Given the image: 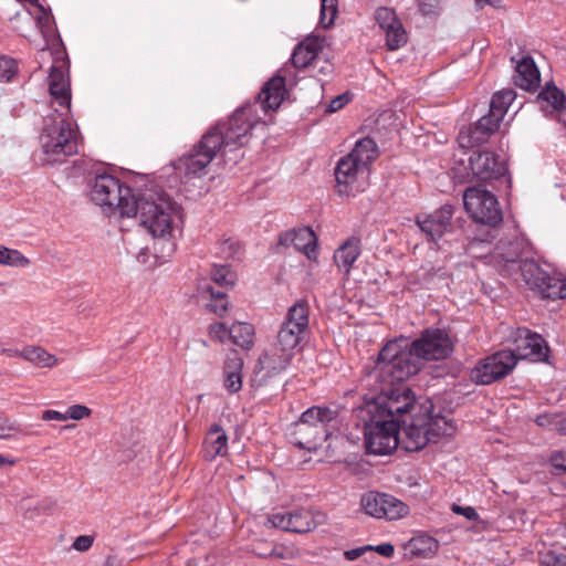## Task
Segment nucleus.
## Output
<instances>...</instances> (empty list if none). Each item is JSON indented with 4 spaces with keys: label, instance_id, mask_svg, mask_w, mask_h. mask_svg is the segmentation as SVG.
<instances>
[{
    "label": "nucleus",
    "instance_id": "obj_1",
    "mask_svg": "<svg viewBox=\"0 0 566 566\" xmlns=\"http://www.w3.org/2000/svg\"><path fill=\"white\" fill-rule=\"evenodd\" d=\"M286 94V80L281 74L269 78L256 95V99L237 108L228 122L210 127L191 149L172 163L180 178L200 177L217 153L227 147H242L250 132L261 123L258 107L263 112L280 107Z\"/></svg>",
    "mask_w": 566,
    "mask_h": 566
},
{
    "label": "nucleus",
    "instance_id": "obj_2",
    "mask_svg": "<svg viewBox=\"0 0 566 566\" xmlns=\"http://www.w3.org/2000/svg\"><path fill=\"white\" fill-rule=\"evenodd\" d=\"M90 198L96 206L117 209L120 216L138 217L140 224L158 238L170 234L172 217L181 211V206L164 190L144 188L135 191L106 171L96 174Z\"/></svg>",
    "mask_w": 566,
    "mask_h": 566
},
{
    "label": "nucleus",
    "instance_id": "obj_3",
    "mask_svg": "<svg viewBox=\"0 0 566 566\" xmlns=\"http://www.w3.org/2000/svg\"><path fill=\"white\" fill-rule=\"evenodd\" d=\"M413 391L406 382H386L380 392L354 409L355 424H407Z\"/></svg>",
    "mask_w": 566,
    "mask_h": 566
},
{
    "label": "nucleus",
    "instance_id": "obj_4",
    "mask_svg": "<svg viewBox=\"0 0 566 566\" xmlns=\"http://www.w3.org/2000/svg\"><path fill=\"white\" fill-rule=\"evenodd\" d=\"M376 377L384 382H406L422 368L421 358L413 353L410 337L398 336L387 340L375 361Z\"/></svg>",
    "mask_w": 566,
    "mask_h": 566
},
{
    "label": "nucleus",
    "instance_id": "obj_5",
    "mask_svg": "<svg viewBox=\"0 0 566 566\" xmlns=\"http://www.w3.org/2000/svg\"><path fill=\"white\" fill-rule=\"evenodd\" d=\"M40 144L49 164L62 163L77 153V144L70 124L61 115L44 119Z\"/></svg>",
    "mask_w": 566,
    "mask_h": 566
},
{
    "label": "nucleus",
    "instance_id": "obj_6",
    "mask_svg": "<svg viewBox=\"0 0 566 566\" xmlns=\"http://www.w3.org/2000/svg\"><path fill=\"white\" fill-rule=\"evenodd\" d=\"M463 205L470 218L481 226L496 228L503 221V211L496 196L480 185L464 190Z\"/></svg>",
    "mask_w": 566,
    "mask_h": 566
},
{
    "label": "nucleus",
    "instance_id": "obj_7",
    "mask_svg": "<svg viewBox=\"0 0 566 566\" xmlns=\"http://www.w3.org/2000/svg\"><path fill=\"white\" fill-rule=\"evenodd\" d=\"M518 363L512 349H501L480 359L470 371V378L476 385H491L509 376Z\"/></svg>",
    "mask_w": 566,
    "mask_h": 566
},
{
    "label": "nucleus",
    "instance_id": "obj_8",
    "mask_svg": "<svg viewBox=\"0 0 566 566\" xmlns=\"http://www.w3.org/2000/svg\"><path fill=\"white\" fill-rule=\"evenodd\" d=\"M520 270L526 285L542 298H566V283L553 277L534 259L521 260Z\"/></svg>",
    "mask_w": 566,
    "mask_h": 566
},
{
    "label": "nucleus",
    "instance_id": "obj_9",
    "mask_svg": "<svg viewBox=\"0 0 566 566\" xmlns=\"http://www.w3.org/2000/svg\"><path fill=\"white\" fill-rule=\"evenodd\" d=\"M410 343L413 353L422 363L447 359L454 350V344L446 328L427 327L417 338H410Z\"/></svg>",
    "mask_w": 566,
    "mask_h": 566
},
{
    "label": "nucleus",
    "instance_id": "obj_10",
    "mask_svg": "<svg viewBox=\"0 0 566 566\" xmlns=\"http://www.w3.org/2000/svg\"><path fill=\"white\" fill-rule=\"evenodd\" d=\"M469 167L473 176L483 182L497 181L505 184L506 188L512 187V177L506 161L491 150H473L469 157Z\"/></svg>",
    "mask_w": 566,
    "mask_h": 566
},
{
    "label": "nucleus",
    "instance_id": "obj_11",
    "mask_svg": "<svg viewBox=\"0 0 566 566\" xmlns=\"http://www.w3.org/2000/svg\"><path fill=\"white\" fill-rule=\"evenodd\" d=\"M334 175L338 193L340 196L355 197L365 191L369 169L361 167L346 155L337 161Z\"/></svg>",
    "mask_w": 566,
    "mask_h": 566
},
{
    "label": "nucleus",
    "instance_id": "obj_12",
    "mask_svg": "<svg viewBox=\"0 0 566 566\" xmlns=\"http://www.w3.org/2000/svg\"><path fill=\"white\" fill-rule=\"evenodd\" d=\"M360 505L365 514L375 518L395 521L405 517L409 513L406 503L387 493L369 491L364 493Z\"/></svg>",
    "mask_w": 566,
    "mask_h": 566
},
{
    "label": "nucleus",
    "instance_id": "obj_13",
    "mask_svg": "<svg viewBox=\"0 0 566 566\" xmlns=\"http://www.w3.org/2000/svg\"><path fill=\"white\" fill-rule=\"evenodd\" d=\"M454 212L455 206L447 202L432 212L416 214L415 222L426 234L427 241L437 244L446 233L452 231Z\"/></svg>",
    "mask_w": 566,
    "mask_h": 566
},
{
    "label": "nucleus",
    "instance_id": "obj_14",
    "mask_svg": "<svg viewBox=\"0 0 566 566\" xmlns=\"http://www.w3.org/2000/svg\"><path fill=\"white\" fill-rule=\"evenodd\" d=\"M324 520L321 513H313L305 509H297L293 511H280L269 515V523L276 528L304 534L317 527Z\"/></svg>",
    "mask_w": 566,
    "mask_h": 566
},
{
    "label": "nucleus",
    "instance_id": "obj_15",
    "mask_svg": "<svg viewBox=\"0 0 566 566\" xmlns=\"http://www.w3.org/2000/svg\"><path fill=\"white\" fill-rule=\"evenodd\" d=\"M514 353L521 359L533 363H549L551 348L546 339L527 327H518L513 338Z\"/></svg>",
    "mask_w": 566,
    "mask_h": 566
},
{
    "label": "nucleus",
    "instance_id": "obj_16",
    "mask_svg": "<svg viewBox=\"0 0 566 566\" xmlns=\"http://www.w3.org/2000/svg\"><path fill=\"white\" fill-rule=\"evenodd\" d=\"M293 357L291 354L280 352L273 346L259 357L255 365V376L252 378V381H259L258 386L266 384L271 378L286 370Z\"/></svg>",
    "mask_w": 566,
    "mask_h": 566
},
{
    "label": "nucleus",
    "instance_id": "obj_17",
    "mask_svg": "<svg viewBox=\"0 0 566 566\" xmlns=\"http://www.w3.org/2000/svg\"><path fill=\"white\" fill-rule=\"evenodd\" d=\"M366 450L370 454L386 455L399 446L398 427H363Z\"/></svg>",
    "mask_w": 566,
    "mask_h": 566
},
{
    "label": "nucleus",
    "instance_id": "obj_18",
    "mask_svg": "<svg viewBox=\"0 0 566 566\" xmlns=\"http://www.w3.org/2000/svg\"><path fill=\"white\" fill-rule=\"evenodd\" d=\"M515 62V74L513 75L516 86L524 91H536L541 83L539 70L531 55H524L520 60L511 57Z\"/></svg>",
    "mask_w": 566,
    "mask_h": 566
},
{
    "label": "nucleus",
    "instance_id": "obj_19",
    "mask_svg": "<svg viewBox=\"0 0 566 566\" xmlns=\"http://www.w3.org/2000/svg\"><path fill=\"white\" fill-rule=\"evenodd\" d=\"M49 92L62 107H71V85L62 66L51 65L48 76Z\"/></svg>",
    "mask_w": 566,
    "mask_h": 566
},
{
    "label": "nucleus",
    "instance_id": "obj_20",
    "mask_svg": "<svg viewBox=\"0 0 566 566\" xmlns=\"http://www.w3.org/2000/svg\"><path fill=\"white\" fill-rule=\"evenodd\" d=\"M197 291L202 298H207L206 308L218 316H223L228 310L229 301L224 291L216 289L208 280L198 282Z\"/></svg>",
    "mask_w": 566,
    "mask_h": 566
},
{
    "label": "nucleus",
    "instance_id": "obj_21",
    "mask_svg": "<svg viewBox=\"0 0 566 566\" xmlns=\"http://www.w3.org/2000/svg\"><path fill=\"white\" fill-rule=\"evenodd\" d=\"M409 416L410 422L408 424H437L436 418L440 417L434 413V405L429 397H417L413 394V401L410 408L406 411Z\"/></svg>",
    "mask_w": 566,
    "mask_h": 566
},
{
    "label": "nucleus",
    "instance_id": "obj_22",
    "mask_svg": "<svg viewBox=\"0 0 566 566\" xmlns=\"http://www.w3.org/2000/svg\"><path fill=\"white\" fill-rule=\"evenodd\" d=\"M432 427H399V446L408 452L419 451L430 441Z\"/></svg>",
    "mask_w": 566,
    "mask_h": 566
},
{
    "label": "nucleus",
    "instance_id": "obj_23",
    "mask_svg": "<svg viewBox=\"0 0 566 566\" xmlns=\"http://www.w3.org/2000/svg\"><path fill=\"white\" fill-rule=\"evenodd\" d=\"M202 453L209 461L228 453V436L223 427H210L203 440Z\"/></svg>",
    "mask_w": 566,
    "mask_h": 566
},
{
    "label": "nucleus",
    "instance_id": "obj_24",
    "mask_svg": "<svg viewBox=\"0 0 566 566\" xmlns=\"http://www.w3.org/2000/svg\"><path fill=\"white\" fill-rule=\"evenodd\" d=\"M339 410L337 403L312 406L303 411L298 420L293 421L292 424H315L316 422L328 424L337 420Z\"/></svg>",
    "mask_w": 566,
    "mask_h": 566
},
{
    "label": "nucleus",
    "instance_id": "obj_25",
    "mask_svg": "<svg viewBox=\"0 0 566 566\" xmlns=\"http://www.w3.org/2000/svg\"><path fill=\"white\" fill-rule=\"evenodd\" d=\"M360 252V239L350 237L339 245L333 259L339 269L344 270L345 273H349L352 265L358 259Z\"/></svg>",
    "mask_w": 566,
    "mask_h": 566
},
{
    "label": "nucleus",
    "instance_id": "obj_26",
    "mask_svg": "<svg viewBox=\"0 0 566 566\" xmlns=\"http://www.w3.org/2000/svg\"><path fill=\"white\" fill-rule=\"evenodd\" d=\"M243 360L237 352L227 357L223 365L224 387L230 394L242 388Z\"/></svg>",
    "mask_w": 566,
    "mask_h": 566
},
{
    "label": "nucleus",
    "instance_id": "obj_27",
    "mask_svg": "<svg viewBox=\"0 0 566 566\" xmlns=\"http://www.w3.org/2000/svg\"><path fill=\"white\" fill-rule=\"evenodd\" d=\"M347 155L361 167L369 169L370 165L378 158L379 149L375 139L366 136L358 139Z\"/></svg>",
    "mask_w": 566,
    "mask_h": 566
},
{
    "label": "nucleus",
    "instance_id": "obj_28",
    "mask_svg": "<svg viewBox=\"0 0 566 566\" xmlns=\"http://www.w3.org/2000/svg\"><path fill=\"white\" fill-rule=\"evenodd\" d=\"M295 229V239L293 248L306 255L310 261H316L318 256V240L314 230L307 227Z\"/></svg>",
    "mask_w": 566,
    "mask_h": 566
},
{
    "label": "nucleus",
    "instance_id": "obj_29",
    "mask_svg": "<svg viewBox=\"0 0 566 566\" xmlns=\"http://www.w3.org/2000/svg\"><path fill=\"white\" fill-rule=\"evenodd\" d=\"M536 103L542 109L551 106L554 111H558L566 105V94L551 81L539 91Z\"/></svg>",
    "mask_w": 566,
    "mask_h": 566
},
{
    "label": "nucleus",
    "instance_id": "obj_30",
    "mask_svg": "<svg viewBox=\"0 0 566 566\" xmlns=\"http://www.w3.org/2000/svg\"><path fill=\"white\" fill-rule=\"evenodd\" d=\"M304 334L305 332H297L292 326L282 323L273 346L280 352H285L294 356L295 348L300 345Z\"/></svg>",
    "mask_w": 566,
    "mask_h": 566
},
{
    "label": "nucleus",
    "instance_id": "obj_31",
    "mask_svg": "<svg viewBox=\"0 0 566 566\" xmlns=\"http://www.w3.org/2000/svg\"><path fill=\"white\" fill-rule=\"evenodd\" d=\"M310 306L306 300H298L294 303L286 313L283 323L292 326L297 332H305L310 324Z\"/></svg>",
    "mask_w": 566,
    "mask_h": 566
},
{
    "label": "nucleus",
    "instance_id": "obj_32",
    "mask_svg": "<svg viewBox=\"0 0 566 566\" xmlns=\"http://www.w3.org/2000/svg\"><path fill=\"white\" fill-rule=\"evenodd\" d=\"M254 326L247 322H237L229 328V338L231 342L244 350H249L254 345Z\"/></svg>",
    "mask_w": 566,
    "mask_h": 566
},
{
    "label": "nucleus",
    "instance_id": "obj_33",
    "mask_svg": "<svg viewBox=\"0 0 566 566\" xmlns=\"http://www.w3.org/2000/svg\"><path fill=\"white\" fill-rule=\"evenodd\" d=\"M312 433L314 434L311 439L295 440L293 442L300 448L312 451L321 448L323 442L326 441L329 436L326 427H300L298 434H301L303 438Z\"/></svg>",
    "mask_w": 566,
    "mask_h": 566
},
{
    "label": "nucleus",
    "instance_id": "obj_34",
    "mask_svg": "<svg viewBox=\"0 0 566 566\" xmlns=\"http://www.w3.org/2000/svg\"><path fill=\"white\" fill-rule=\"evenodd\" d=\"M515 98L516 92L513 88H503L495 92L490 102V113H494L503 118Z\"/></svg>",
    "mask_w": 566,
    "mask_h": 566
},
{
    "label": "nucleus",
    "instance_id": "obj_35",
    "mask_svg": "<svg viewBox=\"0 0 566 566\" xmlns=\"http://www.w3.org/2000/svg\"><path fill=\"white\" fill-rule=\"evenodd\" d=\"M21 357L40 367H51L56 364L55 356L49 354L40 346H25L21 349Z\"/></svg>",
    "mask_w": 566,
    "mask_h": 566
},
{
    "label": "nucleus",
    "instance_id": "obj_36",
    "mask_svg": "<svg viewBox=\"0 0 566 566\" xmlns=\"http://www.w3.org/2000/svg\"><path fill=\"white\" fill-rule=\"evenodd\" d=\"M491 135H493V133L485 132V129L479 127V124L475 122L467 134L463 132L460 133V143L462 147H479L486 143Z\"/></svg>",
    "mask_w": 566,
    "mask_h": 566
},
{
    "label": "nucleus",
    "instance_id": "obj_37",
    "mask_svg": "<svg viewBox=\"0 0 566 566\" xmlns=\"http://www.w3.org/2000/svg\"><path fill=\"white\" fill-rule=\"evenodd\" d=\"M210 282L220 289H230L234 286L235 273L229 264H214L210 271Z\"/></svg>",
    "mask_w": 566,
    "mask_h": 566
},
{
    "label": "nucleus",
    "instance_id": "obj_38",
    "mask_svg": "<svg viewBox=\"0 0 566 566\" xmlns=\"http://www.w3.org/2000/svg\"><path fill=\"white\" fill-rule=\"evenodd\" d=\"M294 67L302 70L311 65L315 67V51L307 50L303 43H297L290 57Z\"/></svg>",
    "mask_w": 566,
    "mask_h": 566
},
{
    "label": "nucleus",
    "instance_id": "obj_39",
    "mask_svg": "<svg viewBox=\"0 0 566 566\" xmlns=\"http://www.w3.org/2000/svg\"><path fill=\"white\" fill-rule=\"evenodd\" d=\"M386 33V45L388 50L396 51L407 43V32L401 22L385 30Z\"/></svg>",
    "mask_w": 566,
    "mask_h": 566
},
{
    "label": "nucleus",
    "instance_id": "obj_40",
    "mask_svg": "<svg viewBox=\"0 0 566 566\" xmlns=\"http://www.w3.org/2000/svg\"><path fill=\"white\" fill-rule=\"evenodd\" d=\"M338 13V0H321L318 24L323 29H329L334 25Z\"/></svg>",
    "mask_w": 566,
    "mask_h": 566
},
{
    "label": "nucleus",
    "instance_id": "obj_41",
    "mask_svg": "<svg viewBox=\"0 0 566 566\" xmlns=\"http://www.w3.org/2000/svg\"><path fill=\"white\" fill-rule=\"evenodd\" d=\"M30 261L20 251L0 244V264L24 268Z\"/></svg>",
    "mask_w": 566,
    "mask_h": 566
},
{
    "label": "nucleus",
    "instance_id": "obj_42",
    "mask_svg": "<svg viewBox=\"0 0 566 566\" xmlns=\"http://www.w3.org/2000/svg\"><path fill=\"white\" fill-rule=\"evenodd\" d=\"M375 20L380 29L384 31L389 29L390 27L396 25V23L400 22L394 9L388 7H379L375 11Z\"/></svg>",
    "mask_w": 566,
    "mask_h": 566
},
{
    "label": "nucleus",
    "instance_id": "obj_43",
    "mask_svg": "<svg viewBox=\"0 0 566 566\" xmlns=\"http://www.w3.org/2000/svg\"><path fill=\"white\" fill-rule=\"evenodd\" d=\"M18 72V65L14 59L0 56V82H10Z\"/></svg>",
    "mask_w": 566,
    "mask_h": 566
},
{
    "label": "nucleus",
    "instance_id": "obj_44",
    "mask_svg": "<svg viewBox=\"0 0 566 566\" xmlns=\"http://www.w3.org/2000/svg\"><path fill=\"white\" fill-rule=\"evenodd\" d=\"M542 566H566V553L546 551L539 554Z\"/></svg>",
    "mask_w": 566,
    "mask_h": 566
},
{
    "label": "nucleus",
    "instance_id": "obj_45",
    "mask_svg": "<svg viewBox=\"0 0 566 566\" xmlns=\"http://www.w3.org/2000/svg\"><path fill=\"white\" fill-rule=\"evenodd\" d=\"M294 239H295V229L294 228L280 232L277 235L276 243L272 247V251L274 253H281L282 249H287L290 247H293Z\"/></svg>",
    "mask_w": 566,
    "mask_h": 566
},
{
    "label": "nucleus",
    "instance_id": "obj_46",
    "mask_svg": "<svg viewBox=\"0 0 566 566\" xmlns=\"http://www.w3.org/2000/svg\"><path fill=\"white\" fill-rule=\"evenodd\" d=\"M20 436V427H0V441H3L8 447H17Z\"/></svg>",
    "mask_w": 566,
    "mask_h": 566
},
{
    "label": "nucleus",
    "instance_id": "obj_47",
    "mask_svg": "<svg viewBox=\"0 0 566 566\" xmlns=\"http://www.w3.org/2000/svg\"><path fill=\"white\" fill-rule=\"evenodd\" d=\"M502 117L497 116L494 113H488L476 120L479 127L485 129V132L496 133L500 128Z\"/></svg>",
    "mask_w": 566,
    "mask_h": 566
},
{
    "label": "nucleus",
    "instance_id": "obj_48",
    "mask_svg": "<svg viewBox=\"0 0 566 566\" xmlns=\"http://www.w3.org/2000/svg\"><path fill=\"white\" fill-rule=\"evenodd\" d=\"M353 98V94L350 92H345L335 96L326 106V113H335L342 109L345 105H347Z\"/></svg>",
    "mask_w": 566,
    "mask_h": 566
},
{
    "label": "nucleus",
    "instance_id": "obj_49",
    "mask_svg": "<svg viewBox=\"0 0 566 566\" xmlns=\"http://www.w3.org/2000/svg\"><path fill=\"white\" fill-rule=\"evenodd\" d=\"M549 464L552 465L553 474L562 475L566 473V458L563 452H554L549 458Z\"/></svg>",
    "mask_w": 566,
    "mask_h": 566
},
{
    "label": "nucleus",
    "instance_id": "obj_50",
    "mask_svg": "<svg viewBox=\"0 0 566 566\" xmlns=\"http://www.w3.org/2000/svg\"><path fill=\"white\" fill-rule=\"evenodd\" d=\"M91 412L92 410L84 405H73L66 409L65 415L66 420L72 419L78 421L85 417H88Z\"/></svg>",
    "mask_w": 566,
    "mask_h": 566
},
{
    "label": "nucleus",
    "instance_id": "obj_51",
    "mask_svg": "<svg viewBox=\"0 0 566 566\" xmlns=\"http://www.w3.org/2000/svg\"><path fill=\"white\" fill-rule=\"evenodd\" d=\"M229 328L223 322H216L210 324L209 333L212 337L223 342L226 337H229Z\"/></svg>",
    "mask_w": 566,
    "mask_h": 566
},
{
    "label": "nucleus",
    "instance_id": "obj_52",
    "mask_svg": "<svg viewBox=\"0 0 566 566\" xmlns=\"http://www.w3.org/2000/svg\"><path fill=\"white\" fill-rule=\"evenodd\" d=\"M419 11L423 15H432L438 12L440 0H417Z\"/></svg>",
    "mask_w": 566,
    "mask_h": 566
},
{
    "label": "nucleus",
    "instance_id": "obj_53",
    "mask_svg": "<svg viewBox=\"0 0 566 566\" xmlns=\"http://www.w3.org/2000/svg\"><path fill=\"white\" fill-rule=\"evenodd\" d=\"M38 418L42 421H66L65 412H60L53 409L42 410Z\"/></svg>",
    "mask_w": 566,
    "mask_h": 566
},
{
    "label": "nucleus",
    "instance_id": "obj_54",
    "mask_svg": "<svg viewBox=\"0 0 566 566\" xmlns=\"http://www.w3.org/2000/svg\"><path fill=\"white\" fill-rule=\"evenodd\" d=\"M451 510L453 513L462 515L470 521L478 518V513L472 506H460L458 504H453Z\"/></svg>",
    "mask_w": 566,
    "mask_h": 566
},
{
    "label": "nucleus",
    "instance_id": "obj_55",
    "mask_svg": "<svg viewBox=\"0 0 566 566\" xmlns=\"http://www.w3.org/2000/svg\"><path fill=\"white\" fill-rule=\"evenodd\" d=\"M93 544V538L88 535L77 536L73 543V548L78 552L87 551Z\"/></svg>",
    "mask_w": 566,
    "mask_h": 566
},
{
    "label": "nucleus",
    "instance_id": "obj_56",
    "mask_svg": "<svg viewBox=\"0 0 566 566\" xmlns=\"http://www.w3.org/2000/svg\"><path fill=\"white\" fill-rule=\"evenodd\" d=\"M373 548H374L373 545L356 547L353 549L345 551L344 556L347 560H355V559L359 558L365 552L371 551Z\"/></svg>",
    "mask_w": 566,
    "mask_h": 566
},
{
    "label": "nucleus",
    "instance_id": "obj_57",
    "mask_svg": "<svg viewBox=\"0 0 566 566\" xmlns=\"http://www.w3.org/2000/svg\"><path fill=\"white\" fill-rule=\"evenodd\" d=\"M371 551L377 552L379 555H381L384 557H391L395 553V547L390 543H384V544L374 546V548Z\"/></svg>",
    "mask_w": 566,
    "mask_h": 566
},
{
    "label": "nucleus",
    "instance_id": "obj_58",
    "mask_svg": "<svg viewBox=\"0 0 566 566\" xmlns=\"http://www.w3.org/2000/svg\"><path fill=\"white\" fill-rule=\"evenodd\" d=\"M302 43L306 46L307 50L315 51V59H317L318 53L322 50V46L318 43V41L316 39H307L306 41H304Z\"/></svg>",
    "mask_w": 566,
    "mask_h": 566
},
{
    "label": "nucleus",
    "instance_id": "obj_59",
    "mask_svg": "<svg viewBox=\"0 0 566 566\" xmlns=\"http://www.w3.org/2000/svg\"><path fill=\"white\" fill-rule=\"evenodd\" d=\"M261 557L268 558V557H275L279 559H283L285 557L284 553L281 549H277L276 547H272L268 554H260Z\"/></svg>",
    "mask_w": 566,
    "mask_h": 566
},
{
    "label": "nucleus",
    "instance_id": "obj_60",
    "mask_svg": "<svg viewBox=\"0 0 566 566\" xmlns=\"http://www.w3.org/2000/svg\"><path fill=\"white\" fill-rule=\"evenodd\" d=\"M460 370H427V375H432L433 377H443L446 375L457 376Z\"/></svg>",
    "mask_w": 566,
    "mask_h": 566
},
{
    "label": "nucleus",
    "instance_id": "obj_61",
    "mask_svg": "<svg viewBox=\"0 0 566 566\" xmlns=\"http://www.w3.org/2000/svg\"><path fill=\"white\" fill-rule=\"evenodd\" d=\"M476 6L483 8L484 6H491L493 8H500L501 0H474Z\"/></svg>",
    "mask_w": 566,
    "mask_h": 566
},
{
    "label": "nucleus",
    "instance_id": "obj_62",
    "mask_svg": "<svg viewBox=\"0 0 566 566\" xmlns=\"http://www.w3.org/2000/svg\"><path fill=\"white\" fill-rule=\"evenodd\" d=\"M556 112L558 122L566 128V105Z\"/></svg>",
    "mask_w": 566,
    "mask_h": 566
},
{
    "label": "nucleus",
    "instance_id": "obj_63",
    "mask_svg": "<svg viewBox=\"0 0 566 566\" xmlns=\"http://www.w3.org/2000/svg\"><path fill=\"white\" fill-rule=\"evenodd\" d=\"M2 353L6 354L8 357H21V349L18 348H4Z\"/></svg>",
    "mask_w": 566,
    "mask_h": 566
},
{
    "label": "nucleus",
    "instance_id": "obj_64",
    "mask_svg": "<svg viewBox=\"0 0 566 566\" xmlns=\"http://www.w3.org/2000/svg\"><path fill=\"white\" fill-rule=\"evenodd\" d=\"M11 464H13V460H10L9 458H6L0 454V468H2L4 465H11Z\"/></svg>",
    "mask_w": 566,
    "mask_h": 566
}]
</instances>
